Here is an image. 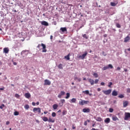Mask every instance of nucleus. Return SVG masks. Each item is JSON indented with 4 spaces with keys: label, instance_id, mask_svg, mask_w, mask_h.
<instances>
[{
    "label": "nucleus",
    "instance_id": "nucleus-53",
    "mask_svg": "<svg viewBox=\"0 0 130 130\" xmlns=\"http://www.w3.org/2000/svg\"><path fill=\"white\" fill-rule=\"evenodd\" d=\"M32 105L33 106H35V105H36V104L35 102H32Z\"/></svg>",
    "mask_w": 130,
    "mask_h": 130
},
{
    "label": "nucleus",
    "instance_id": "nucleus-25",
    "mask_svg": "<svg viewBox=\"0 0 130 130\" xmlns=\"http://www.w3.org/2000/svg\"><path fill=\"white\" fill-rule=\"evenodd\" d=\"M42 119L44 121H48V118H47V117H43L42 118Z\"/></svg>",
    "mask_w": 130,
    "mask_h": 130
},
{
    "label": "nucleus",
    "instance_id": "nucleus-60",
    "mask_svg": "<svg viewBox=\"0 0 130 130\" xmlns=\"http://www.w3.org/2000/svg\"><path fill=\"white\" fill-rule=\"evenodd\" d=\"M40 46H41L40 44H39L38 46H37L38 48H39Z\"/></svg>",
    "mask_w": 130,
    "mask_h": 130
},
{
    "label": "nucleus",
    "instance_id": "nucleus-40",
    "mask_svg": "<svg viewBox=\"0 0 130 130\" xmlns=\"http://www.w3.org/2000/svg\"><path fill=\"white\" fill-rule=\"evenodd\" d=\"M52 116L53 117H55V116H56V114L55 112H53V113H52Z\"/></svg>",
    "mask_w": 130,
    "mask_h": 130
},
{
    "label": "nucleus",
    "instance_id": "nucleus-50",
    "mask_svg": "<svg viewBox=\"0 0 130 130\" xmlns=\"http://www.w3.org/2000/svg\"><path fill=\"white\" fill-rule=\"evenodd\" d=\"M84 125H88V122H87V121L84 122Z\"/></svg>",
    "mask_w": 130,
    "mask_h": 130
},
{
    "label": "nucleus",
    "instance_id": "nucleus-36",
    "mask_svg": "<svg viewBox=\"0 0 130 130\" xmlns=\"http://www.w3.org/2000/svg\"><path fill=\"white\" fill-rule=\"evenodd\" d=\"M108 68H109V69H113V66H112V64H109L108 66Z\"/></svg>",
    "mask_w": 130,
    "mask_h": 130
},
{
    "label": "nucleus",
    "instance_id": "nucleus-38",
    "mask_svg": "<svg viewBox=\"0 0 130 130\" xmlns=\"http://www.w3.org/2000/svg\"><path fill=\"white\" fill-rule=\"evenodd\" d=\"M15 97H16V98H20V95H19V94H18V93H16L15 94Z\"/></svg>",
    "mask_w": 130,
    "mask_h": 130
},
{
    "label": "nucleus",
    "instance_id": "nucleus-17",
    "mask_svg": "<svg viewBox=\"0 0 130 130\" xmlns=\"http://www.w3.org/2000/svg\"><path fill=\"white\" fill-rule=\"evenodd\" d=\"M88 82H90V83L91 85H93L94 84V80H93V79H88Z\"/></svg>",
    "mask_w": 130,
    "mask_h": 130
},
{
    "label": "nucleus",
    "instance_id": "nucleus-63",
    "mask_svg": "<svg viewBox=\"0 0 130 130\" xmlns=\"http://www.w3.org/2000/svg\"><path fill=\"white\" fill-rule=\"evenodd\" d=\"M36 104H37V105H39V102H37Z\"/></svg>",
    "mask_w": 130,
    "mask_h": 130
},
{
    "label": "nucleus",
    "instance_id": "nucleus-61",
    "mask_svg": "<svg viewBox=\"0 0 130 130\" xmlns=\"http://www.w3.org/2000/svg\"><path fill=\"white\" fill-rule=\"evenodd\" d=\"M13 12H14V13H17V11L16 10H13Z\"/></svg>",
    "mask_w": 130,
    "mask_h": 130
},
{
    "label": "nucleus",
    "instance_id": "nucleus-42",
    "mask_svg": "<svg viewBox=\"0 0 130 130\" xmlns=\"http://www.w3.org/2000/svg\"><path fill=\"white\" fill-rule=\"evenodd\" d=\"M111 86H112V82H109V85H108V87L109 88H111Z\"/></svg>",
    "mask_w": 130,
    "mask_h": 130
},
{
    "label": "nucleus",
    "instance_id": "nucleus-62",
    "mask_svg": "<svg viewBox=\"0 0 130 130\" xmlns=\"http://www.w3.org/2000/svg\"><path fill=\"white\" fill-rule=\"evenodd\" d=\"M36 122H38V123H39V122H40L39 120H36Z\"/></svg>",
    "mask_w": 130,
    "mask_h": 130
},
{
    "label": "nucleus",
    "instance_id": "nucleus-32",
    "mask_svg": "<svg viewBox=\"0 0 130 130\" xmlns=\"http://www.w3.org/2000/svg\"><path fill=\"white\" fill-rule=\"evenodd\" d=\"M24 108H25V109L28 110V109H29V108H30V106L28 105H25L24 106Z\"/></svg>",
    "mask_w": 130,
    "mask_h": 130
},
{
    "label": "nucleus",
    "instance_id": "nucleus-8",
    "mask_svg": "<svg viewBox=\"0 0 130 130\" xmlns=\"http://www.w3.org/2000/svg\"><path fill=\"white\" fill-rule=\"evenodd\" d=\"M66 94V92L63 91H61L60 93L58 95L57 97L58 98H61L62 96H64V95Z\"/></svg>",
    "mask_w": 130,
    "mask_h": 130
},
{
    "label": "nucleus",
    "instance_id": "nucleus-43",
    "mask_svg": "<svg viewBox=\"0 0 130 130\" xmlns=\"http://www.w3.org/2000/svg\"><path fill=\"white\" fill-rule=\"evenodd\" d=\"M4 107H5V104H2V105L0 106V109H3V108H4Z\"/></svg>",
    "mask_w": 130,
    "mask_h": 130
},
{
    "label": "nucleus",
    "instance_id": "nucleus-11",
    "mask_svg": "<svg viewBox=\"0 0 130 130\" xmlns=\"http://www.w3.org/2000/svg\"><path fill=\"white\" fill-rule=\"evenodd\" d=\"M82 111L84 113H89V112H90V109L89 108H84V109H83Z\"/></svg>",
    "mask_w": 130,
    "mask_h": 130
},
{
    "label": "nucleus",
    "instance_id": "nucleus-45",
    "mask_svg": "<svg viewBox=\"0 0 130 130\" xmlns=\"http://www.w3.org/2000/svg\"><path fill=\"white\" fill-rule=\"evenodd\" d=\"M109 111V112H111V113L113 112V109L110 108Z\"/></svg>",
    "mask_w": 130,
    "mask_h": 130
},
{
    "label": "nucleus",
    "instance_id": "nucleus-16",
    "mask_svg": "<svg viewBox=\"0 0 130 130\" xmlns=\"http://www.w3.org/2000/svg\"><path fill=\"white\" fill-rule=\"evenodd\" d=\"M25 97L27 98V99H29L30 97H31V94H30L29 93H26L24 95Z\"/></svg>",
    "mask_w": 130,
    "mask_h": 130
},
{
    "label": "nucleus",
    "instance_id": "nucleus-49",
    "mask_svg": "<svg viewBox=\"0 0 130 130\" xmlns=\"http://www.w3.org/2000/svg\"><path fill=\"white\" fill-rule=\"evenodd\" d=\"M126 92H127V93H130V88H127Z\"/></svg>",
    "mask_w": 130,
    "mask_h": 130
},
{
    "label": "nucleus",
    "instance_id": "nucleus-29",
    "mask_svg": "<svg viewBox=\"0 0 130 130\" xmlns=\"http://www.w3.org/2000/svg\"><path fill=\"white\" fill-rule=\"evenodd\" d=\"M118 97V98H120V99H122V98H124V95L121 94H119Z\"/></svg>",
    "mask_w": 130,
    "mask_h": 130
},
{
    "label": "nucleus",
    "instance_id": "nucleus-5",
    "mask_svg": "<svg viewBox=\"0 0 130 130\" xmlns=\"http://www.w3.org/2000/svg\"><path fill=\"white\" fill-rule=\"evenodd\" d=\"M103 92L105 95H109L111 93V89H108L107 90H103Z\"/></svg>",
    "mask_w": 130,
    "mask_h": 130
},
{
    "label": "nucleus",
    "instance_id": "nucleus-64",
    "mask_svg": "<svg viewBox=\"0 0 130 130\" xmlns=\"http://www.w3.org/2000/svg\"><path fill=\"white\" fill-rule=\"evenodd\" d=\"M127 50H128V51H130V48L127 49Z\"/></svg>",
    "mask_w": 130,
    "mask_h": 130
},
{
    "label": "nucleus",
    "instance_id": "nucleus-22",
    "mask_svg": "<svg viewBox=\"0 0 130 130\" xmlns=\"http://www.w3.org/2000/svg\"><path fill=\"white\" fill-rule=\"evenodd\" d=\"M48 122H54V119H52V118L50 117L48 119Z\"/></svg>",
    "mask_w": 130,
    "mask_h": 130
},
{
    "label": "nucleus",
    "instance_id": "nucleus-47",
    "mask_svg": "<svg viewBox=\"0 0 130 130\" xmlns=\"http://www.w3.org/2000/svg\"><path fill=\"white\" fill-rule=\"evenodd\" d=\"M101 86H105V83L104 82H101Z\"/></svg>",
    "mask_w": 130,
    "mask_h": 130
},
{
    "label": "nucleus",
    "instance_id": "nucleus-19",
    "mask_svg": "<svg viewBox=\"0 0 130 130\" xmlns=\"http://www.w3.org/2000/svg\"><path fill=\"white\" fill-rule=\"evenodd\" d=\"M57 107H58V105L57 104H54L53 105V109L54 110H56V109H57Z\"/></svg>",
    "mask_w": 130,
    "mask_h": 130
},
{
    "label": "nucleus",
    "instance_id": "nucleus-9",
    "mask_svg": "<svg viewBox=\"0 0 130 130\" xmlns=\"http://www.w3.org/2000/svg\"><path fill=\"white\" fill-rule=\"evenodd\" d=\"M60 32H62V33H64V32H68L67 27H61L60 29Z\"/></svg>",
    "mask_w": 130,
    "mask_h": 130
},
{
    "label": "nucleus",
    "instance_id": "nucleus-24",
    "mask_svg": "<svg viewBox=\"0 0 130 130\" xmlns=\"http://www.w3.org/2000/svg\"><path fill=\"white\" fill-rule=\"evenodd\" d=\"M95 120H96V121H100V122L102 121V118L100 117H99L95 119Z\"/></svg>",
    "mask_w": 130,
    "mask_h": 130
},
{
    "label": "nucleus",
    "instance_id": "nucleus-7",
    "mask_svg": "<svg viewBox=\"0 0 130 130\" xmlns=\"http://www.w3.org/2000/svg\"><path fill=\"white\" fill-rule=\"evenodd\" d=\"M34 112H36V111H38L39 113H41V109L40 108H34L33 109Z\"/></svg>",
    "mask_w": 130,
    "mask_h": 130
},
{
    "label": "nucleus",
    "instance_id": "nucleus-41",
    "mask_svg": "<svg viewBox=\"0 0 130 130\" xmlns=\"http://www.w3.org/2000/svg\"><path fill=\"white\" fill-rule=\"evenodd\" d=\"M14 115L15 116L19 115V112L18 111L14 112Z\"/></svg>",
    "mask_w": 130,
    "mask_h": 130
},
{
    "label": "nucleus",
    "instance_id": "nucleus-57",
    "mask_svg": "<svg viewBox=\"0 0 130 130\" xmlns=\"http://www.w3.org/2000/svg\"><path fill=\"white\" fill-rule=\"evenodd\" d=\"M13 64H14V66H17V62H14Z\"/></svg>",
    "mask_w": 130,
    "mask_h": 130
},
{
    "label": "nucleus",
    "instance_id": "nucleus-20",
    "mask_svg": "<svg viewBox=\"0 0 130 130\" xmlns=\"http://www.w3.org/2000/svg\"><path fill=\"white\" fill-rule=\"evenodd\" d=\"M76 102H77V99L73 98L71 100L70 103H76Z\"/></svg>",
    "mask_w": 130,
    "mask_h": 130
},
{
    "label": "nucleus",
    "instance_id": "nucleus-15",
    "mask_svg": "<svg viewBox=\"0 0 130 130\" xmlns=\"http://www.w3.org/2000/svg\"><path fill=\"white\" fill-rule=\"evenodd\" d=\"M112 96H117L118 95V93H117V91L116 90H113L112 93Z\"/></svg>",
    "mask_w": 130,
    "mask_h": 130
},
{
    "label": "nucleus",
    "instance_id": "nucleus-58",
    "mask_svg": "<svg viewBox=\"0 0 130 130\" xmlns=\"http://www.w3.org/2000/svg\"><path fill=\"white\" fill-rule=\"evenodd\" d=\"M44 114H47V113H48V111L44 112Z\"/></svg>",
    "mask_w": 130,
    "mask_h": 130
},
{
    "label": "nucleus",
    "instance_id": "nucleus-12",
    "mask_svg": "<svg viewBox=\"0 0 130 130\" xmlns=\"http://www.w3.org/2000/svg\"><path fill=\"white\" fill-rule=\"evenodd\" d=\"M128 105V101H125L123 102V107L125 108L127 107V106Z\"/></svg>",
    "mask_w": 130,
    "mask_h": 130
},
{
    "label": "nucleus",
    "instance_id": "nucleus-14",
    "mask_svg": "<svg viewBox=\"0 0 130 130\" xmlns=\"http://www.w3.org/2000/svg\"><path fill=\"white\" fill-rule=\"evenodd\" d=\"M130 40V37L128 36H127L126 37L124 38V42H128Z\"/></svg>",
    "mask_w": 130,
    "mask_h": 130
},
{
    "label": "nucleus",
    "instance_id": "nucleus-10",
    "mask_svg": "<svg viewBox=\"0 0 130 130\" xmlns=\"http://www.w3.org/2000/svg\"><path fill=\"white\" fill-rule=\"evenodd\" d=\"M41 24L43 25V26H49V24H48V22L45 21H42Z\"/></svg>",
    "mask_w": 130,
    "mask_h": 130
},
{
    "label": "nucleus",
    "instance_id": "nucleus-33",
    "mask_svg": "<svg viewBox=\"0 0 130 130\" xmlns=\"http://www.w3.org/2000/svg\"><path fill=\"white\" fill-rule=\"evenodd\" d=\"M110 5L112 7H115V6H116V4L114 2H111Z\"/></svg>",
    "mask_w": 130,
    "mask_h": 130
},
{
    "label": "nucleus",
    "instance_id": "nucleus-1",
    "mask_svg": "<svg viewBox=\"0 0 130 130\" xmlns=\"http://www.w3.org/2000/svg\"><path fill=\"white\" fill-rule=\"evenodd\" d=\"M124 120H128L130 119V113L128 112H125L124 113Z\"/></svg>",
    "mask_w": 130,
    "mask_h": 130
},
{
    "label": "nucleus",
    "instance_id": "nucleus-27",
    "mask_svg": "<svg viewBox=\"0 0 130 130\" xmlns=\"http://www.w3.org/2000/svg\"><path fill=\"white\" fill-rule=\"evenodd\" d=\"M74 80H75V81H77H77H78V82H81V78H78L77 77H74Z\"/></svg>",
    "mask_w": 130,
    "mask_h": 130
},
{
    "label": "nucleus",
    "instance_id": "nucleus-2",
    "mask_svg": "<svg viewBox=\"0 0 130 130\" xmlns=\"http://www.w3.org/2000/svg\"><path fill=\"white\" fill-rule=\"evenodd\" d=\"M90 103V102L89 101H85V100H81V101H79V105H84L85 104H88Z\"/></svg>",
    "mask_w": 130,
    "mask_h": 130
},
{
    "label": "nucleus",
    "instance_id": "nucleus-39",
    "mask_svg": "<svg viewBox=\"0 0 130 130\" xmlns=\"http://www.w3.org/2000/svg\"><path fill=\"white\" fill-rule=\"evenodd\" d=\"M67 111L63 110L62 111V115H66V114H67Z\"/></svg>",
    "mask_w": 130,
    "mask_h": 130
},
{
    "label": "nucleus",
    "instance_id": "nucleus-52",
    "mask_svg": "<svg viewBox=\"0 0 130 130\" xmlns=\"http://www.w3.org/2000/svg\"><path fill=\"white\" fill-rule=\"evenodd\" d=\"M72 129H76V126H74V125L72 126Z\"/></svg>",
    "mask_w": 130,
    "mask_h": 130
},
{
    "label": "nucleus",
    "instance_id": "nucleus-59",
    "mask_svg": "<svg viewBox=\"0 0 130 130\" xmlns=\"http://www.w3.org/2000/svg\"><path fill=\"white\" fill-rule=\"evenodd\" d=\"M124 72H127V69H124Z\"/></svg>",
    "mask_w": 130,
    "mask_h": 130
},
{
    "label": "nucleus",
    "instance_id": "nucleus-35",
    "mask_svg": "<svg viewBox=\"0 0 130 130\" xmlns=\"http://www.w3.org/2000/svg\"><path fill=\"white\" fill-rule=\"evenodd\" d=\"M93 76H94V78H98V77H99L97 73H93Z\"/></svg>",
    "mask_w": 130,
    "mask_h": 130
},
{
    "label": "nucleus",
    "instance_id": "nucleus-6",
    "mask_svg": "<svg viewBox=\"0 0 130 130\" xmlns=\"http://www.w3.org/2000/svg\"><path fill=\"white\" fill-rule=\"evenodd\" d=\"M41 45L43 47L42 52H46V51H47V50H46V45L43 43H42Z\"/></svg>",
    "mask_w": 130,
    "mask_h": 130
},
{
    "label": "nucleus",
    "instance_id": "nucleus-18",
    "mask_svg": "<svg viewBox=\"0 0 130 130\" xmlns=\"http://www.w3.org/2000/svg\"><path fill=\"white\" fill-rule=\"evenodd\" d=\"M104 122L105 123H109L110 122V118H107L105 119Z\"/></svg>",
    "mask_w": 130,
    "mask_h": 130
},
{
    "label": "nucleus",
    "instance_id": "nucleus-3",
    "mask_svg": "<svg viewBox=\"0 0 130 130\" xmlns=\"http://www.w3.org/2000/svg\"><path fill=\"white\" fill-rule=\"evenodd\" d=\"M87 54H88V52L87 51L84 52V53L82 55L79 56V57H80L81 59H84L85 57L87 56Z\"/></svg>",
    "mask_w": 130,
    "mask_h": 130
},
{
    "label": "nucleus",
    "instance_id": "nucleus-51",
    "mask_svg": "<svg viewBox=\"0 0 130 130\" xmlns=\"http://www.w3.org/2000/svg\"><path fill=\"white\" fill-rule=\"evenodd\" d=\"M6 124H7V125H9V124H10V121H7Z\"/></svg>",
    "mask_w": 130,
    "mask_h": 130
},
{
    "label": "nucleus",
    "instance_id": "nucleus-54",
    "mask_svg": "<svg viewBox=\"0 0 130 130\" xmlns=\"http://www.w3.org/2000/svg\"><path fill=\"white\" fill-rule=\"evenodd\" d=\"M0 90H1L2 91L5 90V87H3V88H0Z\"/></svg>",
    "mask_w": 130,
    "mask_h": 130
},
{
    "label": "nucleus",
    "instance_id": "nucleus-31",
    "mask_svg": "<svg viewBox=\"0 0 130 130\" xmlns=\"http://www.w3.org/2000/svg\"><path fill=\"white\" fill-rule=\"evenodd\" d=\"M67 96H66V99H69L70 98V93L68 92L67 94H66Z\"/></svg>",
    "mask_w": 130,
    "mask_h": 130
},
{
    "label": "nucleus",
    "instance_id": "nucleus-55",
    "mask_svg": "<svg viewBox=\"0 0 130 130\" xmlns=\"http://www.w3.org/2000/svg\"><path fill=\"white\" fill-rule=\"evenodd\" d=\"M100 91H101V88H98V92H100Z\"/></svg>",
    "mask_w": 130,
    "mask_h": 130
},
{
    "label": "nucleus",
    "instance_id": "nucleus-37",
    "mask_svg": "<svg viewBox=\"0 0 130 130\" xmlns=\"http://www.w3.org/2000/svg\"><path fill=\"white\" fill-rule=\"evenodd\" d=\"M116 26L117 27V28H121V26L120 25V24H119V23H116Z\"/></svg>",
    "mask_w": 130,
    "mask_h": 130
},
{
    "label": "nucleus",
    "instance_id": "nucleus-4",
    "mask_svg": "<svg viewBox=\"0 0 130 130\" xmlns=\"http://www.w3.org/2000/svg\"><path fill=\"white\" fill-rule=\"evenodd\" d=\"M51 84V82H50V81H49L48 79L45 80V81H44V85L45 86H47V85L49 86Z\"/></svg>",
    "mask_w": 130,
    "mask_h": 130
},
{
    "label": "nucleus",
    "instance_id": "nucleus-13",
    "mask_svg": "<svg viewBox=\"0 0 130 130\" xmlns=\"http://www.w3.org/2000/svg\"><path fill=\"white\" fill-rule=\"evenodd\" d=\"M3 51L4 53H9V52L10 51V49H9V48H4L3 49Z\"/></svg>",
    "mask_w": 130,
    "mask_h": 130
},
{
    "label": "nucleus",
    "instance_id": "nucleus-56",
    "mask_svg": "<svg viewBox=\"0 0 130 130\" xmlns=\"http://www.w3.org/2000/svg\"><path fill=\"white\" fill-rule=\"evenodd\" d=\"M117 71H120V70H121L120 67H117Z\"/></svg>",
    "mask_w": 130,
    "mask_h": 130
},
{
    "label": "nucleus",
    "instance_id": "nucleus-23",
    "mask_svg": "<svg viewBox=\"0 0 130 130\" xmlns=\"http://www.w3.org/2000/svg\"><path fill=\"white\" fill-rule=\"evenodd\" d=\"M70 53L68 54V55L65 56H64V58H66V59H67V60H70Z\"/></svg>",
    "mask_w": 130,
    "mask_h": 130
},
{
    "label": "nucleus",
    "instance_id": "nucleus-34",
    "mask_svg": "<svg viewBox=\"0 0 130 130\" xmlns=\"http://www.w3.org/2000/svg\"><path fill=\"white\" fill-rule=\"evenodd\" d=\"M83 93H84L85 94H86L87 95L89 94V90H85L83 91Z\"/></svg>",
    "mask_w": 130,
    "mask_h": 130
},
{
    "label": "nucleus",
    "instance_id": "nucleus-48",
    "mask_svg": "<svg viewBox=\"0 0 130 130\" xmlns=\"http://www.w3.org/2000/svg\"><path fill=\"white\" fill-rule=\"evenodd\" d=\"M102 54H103V55H104V56H106V53H105V52L103 51V52H102Z\"/></svg>",
    "mask_w": 130,
    "mask_h": 130
},
{
    "label": "nucleus",
    "instance_id": "nucleus-28",
    "mask_svg": "<svg viewBox=\"0 0 130 130\" xmlns=\"http://www.w3.org/2000/svg\"><path fill=\"white\" fill-rule=\"evenodd\" d=\"M58 69H59L60 70H62V69H63V68H62V64H59L58 66Z\"/></svg>",
    "mask_w": 130,
    "mask_h": 130
},
{
    "label": "nucleus",
    "instance_id": "nucleus-21",
    "mask_svg": "<svg viewBox=\"0 0 130 130\" xmlns=\"http://www.w3.org/2000/svg\"><path fill=\"white\" fill-rule=\"evenodd\" d=\"M112 120H114V121H116V120H119V119H118L117 117L114 116L112 117Z\"/></svg>",
    "mask_w": 130,
    "mask_h": 130
},
{
    "label": "nucleus",
    "instance_id": "nucleus-46",
    "mask_svg": "<svg viewBox=\"0 0 130 130\" xmlns=\"http://www.w3.org/2000/svg\"><path fill=\"white\" fill-rule=\"evenodd\" d=\"M61 103H64V102H66V100H64V99H62L61 100Z\"/></svg>",
    "mask_w": 130,
    "mask_h": 130
},
{
    "label": "nucleus",
    "instance_id": "nucleus-30",
    "mask_svg": "<svg viewBox=\"0 0 130 130\" xmlns=\"http://www.w3.org/2000/svg\"><path fill=\"white\" fill-rule=\"evenodd\" d=\"M108 69H109V67H108V66H105L102 69V70L103 71H106V70H108Z\"/></svg>",
    "mask_w": 130,
    "mask_h": 130
},
{
    "label": "nucleus",
    "instance_id": "nucleus-26",
    "mask_svg": "<svg viewBox=\"0 0 130 130\" xmlns=\"http://www.w3.org/2000/svg\"><path fill=\"white\" fill-rule=\"evenodd\" d=\"M82 37H83V38H85V39H88V38H89V36H87L86 34L83 35Z\"/></svg>",
    "mask_w": 130,
    "mask_h": 130
},
{
    "label": "nucleus",
    "instance_id": "nucleus-44",
    "mask_svg": "<svg viewBox=\"0 0 130 130\" xmlns=\"http://www.w3.org/2000/svg\"><path fill=\"white\" fill-rule=\"evenodd\" d=\"M98 82H99V79H95L94 81V84H97L98 83Z\"/></svg>",
    "mask_w": 130,
    "mask_h": 130
}]
</instances>
